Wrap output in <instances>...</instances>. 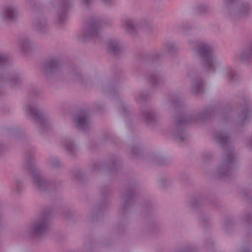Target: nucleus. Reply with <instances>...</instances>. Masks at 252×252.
Wrapping results in <instances>:
<instances>
[{
  "mask_svg": "<svg viewBox=\"0 0 252 252\" xmlns=\"http://www.w3.org/2000/svg\"><path fill=\"white\" fill-rule=\"evenodd\" d=\"M126 24L127 29L129 32L137 31L138 29H141L145 32H149L152 29L151 26L147 23H140L132 20H127Z\"/></svg>",
  "mask_w": 252,
  "mask_h": 252,
  "instance_id": "f257e3e1",
  "label": "nucleus"
},
{
  "mask_svg": "<svg viewBox=\"0 0 252 252\" xmlns=\"http://www.w3.org/2000/svg\"><path fill=\"white\" fill-rule=\"evenodd\" d=\"M48 229L49 226L47 223L40 224V225L36 226L34 229V233L37 235H39L46 232Z\"/></svg>",
  "mask_w": 252,
  "mask_h": 252,
  "instance_id": "f03ea898",
  "label": "nucleus"
},
{
  "mask_svg": "<svg viewBox=\"0 0 252 252\" xmlns=\"http://www.w3.org/2000/svg\"><path fill=\"white\" fill-rule=\"evenodd\" d=\"M108 47L109 49L115 53H117L118 51H120V48L118 46L117 43L115 42H109L108 43Z\"/></svg>",
  "mask_w": 252,
  "mask_h": 252,
  "instance_id": "7ed1b4c3",
  "label": "nucleus"
},
{
  "mask_svg": "<svg viewBox=\"0 0 252 252\" xmlns=\"http://www.w3.org/2000/svg\"><path fill=\"white\" fill-rule=\"evenodd\" d=\"M210 51V49L206 46H205L204 47H203V48H202L200 51V53L202 55L205 52H207L208 53H209Z\"/></svg>",
  "mask_w": 252,
  "mask_h": 252,
  "instance_id": "20e7f679",
  "label": "nucleus"
},
{
  "mask_svg": "<svg viewBox=\"0 0 252 252\" xmlns=\"http://www.w3.org/2000/svg\"><path fill=\"white\" fill-rule=\"evenodd\" d=\"M78 123H80V120H78Z\"/></svg>",
  "mask_w": 252,
  "mask_h": 252,
  "instance_id": "39448f33",
  "label": "nucleus"
}]
</instances>
